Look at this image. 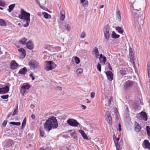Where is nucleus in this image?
I'll return each instance as SVG.
<instances>
[{
	"instance_id": "obj_29",
	"label": "nucleus",
	"mask_w": 150,
	"mask_h": 150,
	"mask_svg": "<svg viewBox=\"0 0 150 150\" xmlns=\"http://www.w3.org/2000/svg\"><path fill=\"white\" fill-rule=\"evenodd\" d=\"M83 69L81 68H79L76 70V74L77 75L81 74L83 72Z\"/></svg>"
},
{
	"instance_id": "obj_19",
	"label": "nucleus",
	"mask_w": 150,
	"mask_h": 150,
	"mask_svg": "<svg viewBox=\"0 0 150 150\" xmlns=\"http://www.w3.org/2000/svg\"><path fill=\"white\" fill-rule=\"evenodd\" d=\"M142 119L144 121H146L147 120V116L146 113L144 112H142L141 113Z\"/></svg>"
},
{
	"instance_id": "obj_3",
	"label": "nucleus",
	"mask_w": 150,
	"mask_h": 150,
	"mask_svg": "<svg viewBox=\"0 0 150 150\" xmlns=\"http://www.w3.org/2000/svg\"><path fill=\"white\" fill-rule=\"evenodd\" d=\"M46 67H45V69L47 71L55 69L57 65L54 62L52 61H46Z\"/></svg>"
},
{
	"instance_id": "obj_40",
	"label": "nucleus",
	"mask_w": 150,
	"mask_h": 150,
	"mask_svg": "<svg viewBox=\"0 0 150 150\" xmlns=\"http://www.w3.org/2000/svg\"><path fill=\"white\" fill-rule=\"evenodd\" d=\"M97 69L100 72L101 71V65L99 63H98L97 64Z\"/></svg>"
},
{
	"instance_id": "obj_43",
	"label": "nucleus",
	"mask_w": 150,
	"mask_h": 150,
	"mask_svg": "<svg viewBox=\"0 0 150 150\" xmlns=\"http://www.w3.org/2000/svg\"><path fill=\"white\" fill-rule=\"evenodd\" d=\"M105 115L107 116V118L111 117V114L108 111H107L106 112Z\"/></svg>"
},
{
	"instance_id": "obj_57",
	"label": "nucleus",
	"mask_w": 150,
	"mask_h": 150,
	"mask_svg": "<svg viewBox=\"0 0 150 150\" xmlns=\"http://www.w3.org/2000/svg\"><path fill=\"white\" fill-rule=\"evenodd\" d=\"M57 89L59 90H62V88L61 87L58 86L57 87Z\"/></svg>"
},
{
	"instance_id": "obj_56",
	"label": "nucleus",
	"mask_w": 150,
	"mask_h": 150,
	"mask_svg": "<svg viewBox=\"0 0 150 150\" xmlns=\"http://www.w3.org/2000/svg\"><path fill=\"white\" fill-rule=\"evenodd\" d=\"M31 118L33 119H35V116L34 115H32L31 116Z\"/></svg>"
},
{
	"instance_id": "obj_25",
	"label": "nucleus",
	"mask_w": 150,
	"mask_h": 150,
	"mask_svg": "<svg viewBox=\"0 0 150 150\" xmlns=\"http://www.w3.org/2000/svg\"><path fill=\"white\" fill-rule=\"evenodd\" d=\"M15 4H13L11 5H10L8 6V11L9 12H11V11H12L14 8L15 7Z\"/></svg>"
},
{
	"instance_id": "obj_11",
	"label": "nucleus",
	"mask_w": 150,
	"mask_h": 150,
	"mask_svg": "<svg viewBox=\"0 0 150 150\" xmlns=\"http://www.w3.org/2000/svg\"><path fill=\"white\" fill-rule=\"evenodd\" d=\"M106 57L101 54L99 55V61L100 63L104 65L106 61Z\"/></svg>"
},
{
	"instance_id": "obj_20",
	"label": "nucleus",
	"mask_w": 150,
	"mask_h": 150,
	"mask_svg": "<svg viewBox=\"0 0 150 150\" xmlns=\"http://www.w3.org/2000/svg\"><path fill=\"white\" fill-rule=\"evenodd\" d=\"M65 18V12L64 10L62 9L60 11V17L61 20L63 21Z\"/></svg>"
},
{
	"instance_id": "obj_31",
	"label": "nucleus",
	"mask_w": 150,
	"mask_h": 150,
	"mask_svg": "<svg viewBox=\"0 0 150 150\" xmlns=\"http://www.w3.org/2000/svg\"><path fill=\"white\" fill-rule=\"evenodd\" d=\"M147 66L148 77L150 78V62L148 63Z\"/></svg>"
},
{
	"instance_id": "obj_34",
	"label": "nucleus",
	"mask_w": 150,
	"mask_h": 150,
	"mask_svg": "<svg viewBox=\"0 0 150 150\" xmlns=\"http://www.w3.org/2000/svg\"><path fill=\"white\" fill-rule=\"evenodd\" d=\"M146 129L147 135L150 138V127L147 126L146 127Z\"/></svg>"
},
{
	"instance_id": "obj_50",
	"label": "nucleus",
	"mask_w": 150,
	"mask_h": 150,
	"mask_svg": "<svg viewBox=\"0 0 150 150\" xmlns=\"http://www.w3.org/2000/svg\"><path fill=\"white\" fill-rule=\"evenodd\" d=\"M79 132L81 133L82 136L84 134H85L84 132L82 130H80L79 131Z\"/></svg>"
},
{
	"instance_id": "obj_33",
	"label": "nucleus",
	"mask_w": 150,
	"mask_h": 150,
	"mask_svg": "<svg viewBox=\"0 0 150 150\" xmlns=\"http://www.w3.org/2000/svg\"><path fill=\"white\" fill-rule=\"evenodd\" d=\"M115 145L117 150H121L120 146L118 142H115Z\"/></svg>"
},
{
	"instance_id": "obj_46",
	"label": "nucleus",
	"mask_w": 150,
	"mask_h": 150,
	"mask_svg": "<svg viewBox=\"0 0 150 150\" xmlns=\"http://www.w3.org/2000/svg\"><path fill=\"white\" fill-rule=\"evenodd\" d=\"M30 76L32 78V79L33 80H34L35 79V77L33 76V74H30Z\"/></svg>"
},
{
	"instance_id": "obj_21",
	"label": "nucleus",
	"mask_w": 150,
	"mask_h": 150,
	"mask_svg": "<svg viewBox=\"0 0 150 150\" xmlns=\"http://www.w3.org/2000/svg\"><path fill=\"white\" fill-rule=\"evenodd\" d=\"M132 52L131 53H129V57L131 62L134 64V57L132 54Z\"/></svg>"
},
{
	"instance_id": "obj_30",
	"label": "nucleus",
	"mask_w": 150,
	"mask_h": 150,
	"mask_svg": "<svg viewBox=\"0 0 150 150\" xmlns=\"http://www.w3.org/2000/svg\"><path fill=\"white\" fill-rule=\"evenodd\" d=\"M44 17L46 19H49L51 18L50 15L46 12H43Z\"/></svg>"
},
{
	"instance_id": "obj_32",
	"label": "nucleus",
	"mask_w": 150,
	"mask_h": 150,
	"mask_svg": "<svg viewBox=\"0 0 150 150\" xmlns=\"http://www.w3.org/2000/svg\"><path fill=\"white\" fill-rule=\"evenodd\" d=\"M117 17V18L118 20L120 21L121 19V14L120 11H118L117 13H116Z\"/></svg>"
},
{
	"instance_id": "obj_41",
	"label": "nucleus",
	"mask_w": 150,
	"mask_h": 150,
	"mask_svg": "<svg viewBox=\"0 0 150 150\" xmlns=\"http://www.w3.org/2000/svg\"><path fill=\"white\" fill-rule=\"evenodd\" d=\"M70 135L71 137L73 138H75L76 137V134L74 132H71L70 133Z\"/></svg>"
},
{
	"instance_id": "obj_9",
	"label": "nucleus",
	"mask_w": 150,
	"mask_h": 150,
	"mask_svg": "<svg viewBox=\"0 0 150 150\" xmlns=\"http://www.w3.org/2000/svg\"><path fill=\"white\" fill-rule=\"evenodd\" d=\"M9 90V88L8 86L0 88V94H4L7 93Z\"/></svg>"
},
{
	"instance_id": "obj_47",
	"label": "nucleus",
	"mask_w": 150,
	"mask_h": 150,
	"mask_svg": "<svg viewBox=\"0 0 150 150\" xmlns=\"http://www.w3.org/2000/svg\"><path fill=\"white\" fill-rule=\"evenodd\" d=\"M7 122L6 121H4L2 123V126L3 127H5Z\"/></svg>"
},
{
	"instance_id": "obj_15",
	"label": "nucleus",
	"mask_w": 150,
	"mask_h": 150,
	"mask_svg": "<svg viewBox=\"0 0 150 150\" xmlns=\"http://www.w3.org/2000/svg\"><path fill=\"white\" fill-rule=\"evenodd\" d=\"M18 51L21 54V57L23 58H24L26 56V53L25 50L23 48H20L18 50Z\"/></svg>"
},
{
	"instance_id": "obj_38",
	"label": "nucleus",
	"mask_w": 150,
	"mask_h": 150,
	"mask_svg": "<svg viewBox=\"0 0 150 150\" xmlns=\"http://www.w3.org/2000/svg\"><path fill=\"white\" fill-rule=\"evenodd\" d=\"M74 60L75 63L76 64H79L80 62V60L79 58L77 56H75L74 57Z\"/></svg>"
},
{
	"instance_id": "obj_61",
	"label": "nucleus",
	"mask_w": 150,
	"mask_h": 150,
	"mask_svg": "<svg viewBox=\"0 0 150 150\" xmlns=\"http://www.w3.org/2000/svg\"><path fill=\"white\" fill-rule=\"evenodd\" d=\"M86 100L87 101V103H90L91 102V101L89 100L88 99H87Z\"/></svg>"
},
{
	"instance_id": "obj_59",
	"label": "nucleus",
	"mask_w": 150,
	"mask_h": 150,
	"mask_svg": "<svg viewBox=\"0 0 150 150\" xmlns=\"http://www.w3.org/2000/svg\"><path fill=\"white\" fill-rule=\"evenodd\" d=\"M11 112H10V113L9 114H8V115H7V117H9L10 116H11Z\"/></svg>"
},
{
	"instance_id": "obj_1",
	"label": "nucleus",
	"mask_w": 150,
	"mask_h": 150,
	"mask_svg": "<svg viewBox=\"0 0 150 150\" xmlns=\"http://www.w3.org/2000/svg\"><path fill=\"white\" fill-rule=\"evenodd\" d=\"M44 124V129L47 132H49L52 129L56 128L58 126L57 120L54 117L47 120Z\"/></svg>"
},
{
	"instance_id": "obj_2",
	"label": "nucleus",
	"mask_w": 150,
	"mask_h": 150,
	"mask_svg": "<svg viewBox=\"0 0 150 150\" xmlns=\"http://www.w3.org/2000/svg\"><path fill=\"white\" fill-rule=\"evenodd\" d=\"M30 16L29 13L26 12L22 8L21 9V14L19 15L18 17L21 19L25 20L26 23L24 24V27H27L28 26L30 21Z\"/></svg>"
},
{
	"instance_id": "obj_64",
	"label": "nucleus",
	"mask_w": 150,
	"mask_h": 150,
	"mask_svg": "<svg viewBox=\"0 0 150 150\" xmlns=\"http://www.w3.org/2000/svg\"><path fill=\"white\" fill-rule=\"evenodd\" d=\"M126 109V110H127L128 112H129V108H128V107H127Z\"/></svg>"
},
{
	"instance_id": "obj_53",
	"label": "nucleus",
	"mask_w": 150,
	"mask_h": 150,
	"mask_svg": "<svg viewBox=\"0 0 150 150\" xmlns=\"http://www.w3.org/2000/svg\"><path fill=\"white\" fill-rule=\"evenodd\" d=\"M108 68L110 70H112V68L111 67V66L110 64L109 63H108Z\"/></svg>"
},
{
	"instance_id": "obj_36",
	"label": "nucleus",
	"mask_w": 150,
	"mask_h": 150,
	"mask_svg": "<svg viewBox=\"0 0 150 150\" xmlns=\"http://www.w3.org/2000/svg\"><path fill=\"white\" fill-rule=\"evenodd\" d=\"M107 122L110 125H112V117H109L107 118Z\"/></svg>"
},
{
	"instance_id": "obj_35",
	"label": "nucleus",
	"mask_w": 150,
	"mask_h": 150,
	"mask_svg": "<svg viewBox=\"0 0 150 150\" xmlns=\"http://www.w3.org/2000/svg\"><path fill=\"white\" fill-rule=\"evenodd\" d=\"M26 117H25L23 120V121L22 122V127L23 128V127H24L25 126V124H26Z\"/></svg>"
},
{
	"instance_id": "obj_58",
	"label": "nucleus",
	"mask_w": 150,
	"mask_h": 150,
	"mask_svg": "<svg viewBox=\"0 0 150 150\" xmlns=\"http://www.w3.org/2000/svg\"><path fill=\"white\" fill-rule=\"evenodd\" d=\"M58 7H59V10H61V5H59V4H58Z\"/></svg>"
},
{
	"instance_id": "obj_8",
	"label": "nucleus",
	"mask_w": 150,
	"mask_h": 150,
	"mask_svg": "<svg viewBox=\"0 0 150 150\" xmlns=\"http://www.w3.org/2000/svg\"><path fill=\"white\" fill-rule=\"evenodd\" d=\"M30 87V86L28 84H23L21 86L20 91L21 93H23V96L26 92V90H28Z\"/></svg>"
},
{
	"instance_id": "obj_22",
	"label": "nucleus",
	"mask_w": 150,
	"mask_h": 150,
	"mask_svg": "<svg viewBox=\"0 0 150 150\" xmlns=\"http://www.w3.org/2000/svg\"><path fill=\"white\" fill-rule=\"evenodd\" d=\"M116 30L117 32L120 34H122L123 33L124 30L122 28L120 27H117L116 28Z\"/></svg>"
},
{
	"instance_id": "obj_27",
	"label": "nucleus",
	"mask_w": 150,
	"mask_h": 150,
	"mask_svg": "<svg viewBox=\"0 0 150 150\" xmlns=\"http://www.w3.org/2000/svg\"><path fill=\"white\" fill-rule=\"evenodd\" d=\"M45 134L44 132L42 127L40 128V135L42 137H43Z\"/></svg>"
},
{
	"instance_id": "obj_44",
	"label": "nucleus",
	"mask_w": 150,
	"mask_h": 150,
	"mask_svg": "<svg viewBox=\"0 0 150 150\" xmlns=\"http://www.w3.org/2000/svg\"><path fill=\"white\" fill-rule=\"evenodd\" d=\"M86 34L84 32H83L81 35V38H84Z\"/></svg>"
},
{
	"instance_id": "obj_23",
	"label": "nucleus",
	"mask_w": 150,
	"mask_h": 150,
	"mask_svg": "<svg viewBox=\"0 0 150 150\" xmlns=\"http://www.w3.org/2000/svg\"><path fill=\"white\" fill-rule=\"evenodd\" d=\"M127 71V69L126 68H124L120 71V73L122 75H125Z\"/></svg>"
},
{
	"instance_id": "obj_18",
	"label": "nucleus",
	"mask_w": 150,
	"mask_h": 150,
	"mask_svg": "<svg viewBox=\"0 0 150 150\" xmlns=\"http://www.w3.org/2000/svg\"><path fill=\"white\" fill-rule=\"evenodd\" d=\"M27 71V70L26 68L24 67L20 70L18 72V73L22 75H25Z\"/></svg>"
},
{
	"instance_id": "obj_5",
	"label": "nucleus",
	"mask_w": 150,
	"mask_h": 150,
	"mask_svg": "<svg viewBox=\"0 0 150 150\" xmlns=\"http://www.w3.org/2000/svg\"><path fill=\"white\" fill-rule=\"evenodd\" d=\"M104 36L107 40H108L110 38L109 28L108 25L105 26L103 29Z\"/></svg>"
},
{
	"instance_id": "obj_62",
	"label": "nucleus",
	"mask_w": 150,
	"mask_h": 150,
	"mask_svg": "<svg viewBox=\"0 0 150 150\" xmlns=\"http://www.w3.org/2000/svg\"><path fill=\"white\" fill-rule=\"evenodd\" d=\"M103 6H104V5H101L100 6V7H99V8H103Z\"/></svg>"
},
{
	"instance_id": "obj_12",
	"label": "nucleus",
	"mask_w": 150,
	"mask_h": 150,
	"mask_svg": "<svg viewBox=\"0 0 150 150\" xmlns=\"http://www.w3.org/2000/svg\"><path fill=\"white\" fill-rule=\"evenodd\" d=\"M108 79L112 81L113 79V74L110 71H108L105 73Z\"/></svg>"
},
{
	"instance_id": "obj_13",
	"label": "nucleus",
	"mask_w": 150,
	"mask_h": 150,
	"mask_svg": "<svg viewBox=\"0 0 150 150\" xmlns=\"http://www.w3.org/2000/svg\"><path fill=\"white\" fill-rule=\"evenodd\" d=\"M143 147L145 148L150 150V143L149 141L146 140H145L142 144Z\"/></svg>"
},
{
	"instance_id": "obj_52",
	"label": "nucleus",
	"mask_w": 150,
	"mask_h": 150,
	"mask_svg": "<svg viewBox=\"0 0 150 150\" xmlns=\"http://www.w3.org/2000/svg\"><path fill=\"white\" fill-rule=\"evenodd\" d=\"M45 150H51V148L50 147L48 146L45 149Z\"/></svg>"
},
{
	"instance_id": "obj_45",
	"label": "nucleus",
	"mask_w": 150,
	"mask_h": 150,
	"mask_svg": "<svg viewBox=\"0 0 150 150\" xmlns=\"http://www.w3.org/2000/svg\"><path fill=\"white\" fill-rule=\"evenodd\" d=\"M113 138L114 139V141L115 144V142H118V141L120 140V138L119 137H118V138H117L115 137V139L114 138V137H113Z\"/></svg>"
},
{
	"instance_id": "obj_60",
	"label": "nucleus",
	"mask_w": 150,
	"mask_h": 150,
	"mask_svg": "<svg viewBox=\"0 0 150 150\" xmlns=\"http://www.w3.org/2000/svg\"><path fill=\"white\" fill-rule=\"evenodd\" d=\"M39 150H45V149L43 147H41L40 149Z\"/></svg>"
},
{
	"instance_id": "obj_37",
	"label": "nucleus",
	"mask_w": 150,
	"mask_h": 150,
	"mask_svg": "<svg viewBox=\"0 0 150 150\" xmlns=\"http://www.w3.org/2000/svg\"><path fill=\"white\" fill-rule=\"evenodd\" d=\"M10 124L16 125H21V123L20 122H11L10 123Z\"/></svg>"
},
{
	"instance_id": "obj_17",
	"label": "nucleus",
	"mask_w": 150,
	"mask_h": 150,
	"mask_svg": "<svg viewBox=\"0 0 150 150\" xmlns=\"http://www.w3.org/2000/svg\"><path fill=\"white\" fill-rule=\"evenodd\" d=\"M26 45L27 48L29 49L32 50L33 48V44L30 41H29L27 42Z\"/></svg>"
},
{
	"instance_id": "obj_49",
	"label": "nucleus",
	"mask_w": 150,
	"mask_h": 150,
	"mask_svg": "<svg viewBox=\"0 0 150 150\" xmlns=\"http://www.w3.org/2000/svg\"><path fill=\"white\" fill-rule=\"evenodd\" d=\"M95 95V93L94 92H93L91 93V98H93Z\"/></svg>"
},
{
	"instance_id": "obj_42",
	"label": "nucleus",
	"mask_w": 150,
	"mask_h": 150,
	"mask_svg": "<svg viewBox=\"0 0 150 150\" xmlns=\"http://www.w3.org/2000/svg\"><path fill=\"white\" fill-rule=\"evenodd\" d=\"M1 98L4 99H7L8 97V95H3L1 96Z\"/></svg>"
},
{
	"instance_id": "obj_51",
	"label": "nucleus",
	"mask_w": 150,
	"mask_h": 150,
	"mask_svg": "<svg viewBox=\"0 0 150 150\" xmlns=\"http://www.w3.org/2000/svg\"><path fill=\"white\" fill-rule=\"evenodd\" d=\"M118 127H119V132H121L122 130V129L121 128V125L120 124H119L118 125Z\"/></svg>"
},
{
	"instance_id": "obj_16",
	"label": "nucleus",
	"mask_w": 150,
	"mask_h": 150,
	"mask_svg": "<svg viewBox=\"0 0 150 150\" xmlns=\"http://www.w3.org/2000/svg\"><path fill=\"white\" fill-rule=\"evenodd\" d=\"M93 54L95 55L96 58H97L99 55V52L98 48L95 47L92 51Z\"/></svg>"
},
{
	"instance_id": "obj_10",
	"label": "nucleus",
	"mask_w": 150,
	"mask_h": 150,
	"mask_svg": "<svg viewBox=\"0 0 150 150\" xmlns=\"http://www.w3.org/2000/svg\"><path fill=\"white\" fill-rule=\"evenodd\" d=\"M29 64L30 67L33 68H36L39 64L38 62L34 60H31Z\"/></svg>"
},
{
	"instance_id": "obj_14",
	"label": "nucleus",
	"mask_w": 150,
	"mask_h": 150,
	"mask_svg": "<svg viewBox=\"0 0 150 150\" xmlns=\"http://www.w3.org/2000/svg\"><path fill=\"white\" fill-rule=\"evenodd\" d=\"M134 123V130L136 132H140L141 129V127L137 122H135Z\"/></svg>"
},
{
	"instance_id": "obj_4",
	"label": "nucleus",
	"mask_w": 150,
	"mask_h": 150,
	"mask_svg": "<svg viewBox=\"0 0 150 150\" xmlns=\"http://www.w3.org/2000/svg\"><path fill=\"white\" fill-rule=\"evenodd\" d=\"M134 82L131 81H128L125 82L124 84V89L125 91L132 88L133 86Z\"/></svg>"
},
{
	"instance_id": "obj_55",
	"label": "nucleus",
	"mask_w": 150,
	"mask_h": 150,
	"mask_svg": "<svg viewBox=\"0 0 150 150\" xmlns=\"http://www.w3.org/2000/svg\"><path fill=\"white\" fill-rule=\"evenodd\" d=\"M88 3H85V4H83V6L84 7L85 6H88Z\"/></svg>"
},
{
	"instance_id": "obj_28",
	"label": "nucleus",
	"mask_w": 150,
	"mask_h": 150,
	"mask_svg": "<svg viewBox=\"0 0 150 150\" xmlns=\"http://www.w3.org/2000/svg\"><path fill=\"white\" fill-rule=\"evenodd\" d=\"M111 36L112 38L115 39L118 38L120 36L119 35L117 34L114 31L112 32Z\"/></svg>"
},
{
	"instance_id": "obj_54",
	"label": "nucleus",
	"mask_w": 150,
	"mask_h": 150,
	"mask_svg": "<svg viewBox=\"0 0 150 150\" xmlns=\"http://www.w3.org/2000/svg\"><path fill=\"white\" fill-rule=\"evenodd\" d=\"M81 106L82 107V109L84 110H85L86 108V107L84 105H82Z\"/></svg>"
},
{
	"instance_id": "obj_7",
	"label": "nucleus",
	"mask_w": 150,
	"mask_h": 150,
	"mask_svg": "<svg viewBox=\"0 0 150 150\" xmlns=\"http://www.w3.org/2000/svg\"><path fill=\"white\" fill-rule=\"evenodd\" d=\"M18 64L14 60L11 61L10 64V67L12 70L16 69L18 67Z\"/></svg>"
},
{
	"instance_id": "obj_6",
	"label": "nucleus",
	"mask_w": 150,
	"mask_h": 150,
	"mask_svg": "<svg viewBox=\"0 0 150 150\" xmlns=\"http://www.w3.org/2000/svg\"><path fill=\"white\" fill-rule=\"evenodd\" d=\"M67 123L70 125L74 127H76L78 125V122L76 120L73 119H69L67 120Z\"/></svg>"
},
{
	"instance_id": "obj_24",
	"label": "nucleus",
	"mask_w": 150,
	"mask_h": 150,
	"mask_svg": "<svg viewBox=\"0 0 150 150\" xmlns=\"http://www.w3.org/2000/svg\"><path fill=\"white\" fill-rule=\"evenodd\" d=\"M6 25V23L5 21L2 19H0V26H4Z\"/></svg>"
},
{
	"instance_id": "obj_63",
	"label": "nucleus",
	"mask_w": 150,
	"mask_h": 150,
	"mask_svg": "<svg viewBox=\"0 0 150 150\" xmlns=\"http://www.w3.org/2000/svg\"><path fill=\"white\" fill-rule=\"evenodd\" d=\"M67 30H68V31L69 30H70V27H67Z\"/></svg>"
},
{
	"instance_id": "obj_39",
	"label": "nucleus",
	"mask_w": 150,
	"mask_h": 150,
	"mask_svg": "<svg viewBox=\"0 0 150 150\" xmlns=\"http://www.w3.org/2000/svg\"><path fill=\"white\" fill-rule=\"evenodd\" d=\"M18 105H17L15 108L14 110V111L12 114V115L13 116L15 115L18 112Z\"/></svg>"
},
{
	"instance_id": "obj_48",
	"label": "nucleus",
	"mask_w": 150,
	"mask_h": 150,
	"mask_svg": "<svg viewBox=\"0 0 150 150\" xmlns=\"http://www.w3.org/2000/svg\"><path fill=\"white\" fill-rule=\"evenodd\" d=\"M82 137L83 138L85 139H88V137L85 134L83 135L82 136Z\"/></svg>"
},
{
	"instance_id": "obj_26",
	"label": "nucleus",
	"mask_w": 150,
	"mask_h": 150,
	"mask_svg": "<svg viewBox=\"0 0 150 150\" xmlns=\"http://www.w3.org/2000/svg\"><path fill=\"white\" fill-rule=\"evenodd\" d=\"M27 41V39H25V38H23L22 39L20 40L19 42L21 44L23 45H24L25 44L26 42Z\"/></svg>"
}]
</instances>
